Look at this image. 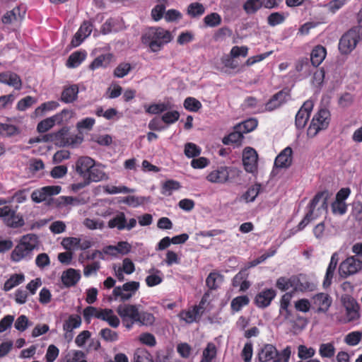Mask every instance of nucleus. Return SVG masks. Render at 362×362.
Wrapping results in <instances>:
<instances>
[{
	"label": "nucleus",
	"instance_id": "nucleus-1",
	"mask_svg": "<svg viewBox=\"0 0 362 362\" xmlns=\"http://www.w3.org/2000/svg\"><path fill=\"white\" fill-rule=\"evenodd\" d=\"M116 310L122 319L123 325L128 330H130L134 325H150L154 321V316L151 313L139 312L136 305L121 304Z\"/></svg>",
	"mask_w": 362,
	"mask_h": 362
},
{
	"label": "nucleus",
	"instance_id": "nucleus-2",
	"mask_svg": "<svg viewBox=\"0 0 362 362\" xmlns=\"http://www.w3.org/2000/svg\"><path fill=\"white\" fill-rule=\"evenodd\" d=\"M327 194L325 192H318L310 204V211L298 225L297 230H302L309 223L316 219L323 212L327 211Z\"/></svg>",
	"mask_w": 362,
	"mask_h": 362
},
{
	"label": "nucleus",
	"instance_id": "nucleus-3",
	"mask_svg": "<svg viewBox=\"0 0 362 362\" xmlns=\"http://www.w3.org/2000/svg\"><path fill=\"white\" fill-rule=\"evenodd\" d=\"M37 244V236L35 234L23 235L19 243L12 251L11 258L12 261L18 262L23 258L31 257L33 250Z\"/></svg>",
	"mask_w": 362,
	"mask_h": 362
},
{
	"label": "nucleus",
	"instance_id": "nucleus-4",
	"mask_svg": "<svg viewBox=\"0 0 362 362\" xmlns=\"http://www.w3.org/2000/svg\"><path fill=\"white\" fill-rule=\"evenodd\" d=\"M362 39V27L355 26L344 34L339 42V49L342 54L351 53Z\"/></svg>",
	"mask_w": 362,
	"mask_h": 362
},
{
	"label": "nucleus",
	"instance_id": "nucleus-5",
	"mask_svg": "<svg viewBox=\"0 0 362 362\" xmlns=\"http://www.w3.org/2000/svg\"><path fill=\"white\" fill-rule=\"evenodd\" d=\"M239 172L235 168L222 165L211 170L207 175L206 180L211 183L225 184L230 182Z\"/></svg>",
	"mask_w": 362,
	"mask_h": 362
},
{
	"label": "nucleus",
	"instance_id": "nucleus-6",
	"mask_svg": "<svg viewBox=\"0 0 362 362\" xmlns=\"http://www.w3.org/2000/svg\"><path fill=\"white\" fill-rule=\"evenodd\" d=\"M330 121V113L327 109L320 110L313 117L308 129L309 137L315 136L319 132L327 128Z\"/></svg>",
	"mask_w": 362,
	"mask_h": 362
},
{
	"label": "nucleus",
	"instance_id": "nucleus-7",
	"mask_svg": "<svg viewBox=\"0 0 362 362\" xmlns=\"http://www.w3.org/2000/svg\"><path fill=\"white\" fill-rule=\"evenodd\" d=\"M69 130L68 127H64L57 132L44 135L43 140L45 142H53L59 146L72 145L75 141L73 137L69 136Z\"/></svg>",
	"mask_w": 362,
	"mask_h": 362
},
{
	"label": "nucleus",
	"instance_id": "nucleus-8",
	"mask_svg": "<svg viewBox=\"0 0 362 362\" xmlns=\"http://www.w3.org/2000/svg\"><path fill=\"white\" fill-rule=\"evenodd\" d=\"M361 268L362 259L352 256L347 257L341 263L339 272L341 276L346 277L357 273Z\"/></svg>",
	"mask_w": 362,
	"mask_h": 362
},
{
	"label": "nucleus",
	"instance_id": "nucleus-9",
	"mask_svg": "<svg viewBox=\"0 0 362 362\" xmlns=\"http://www.w3.org/2000/svg\"><path fill=\"white\" fill-rule=\"evenodd\" d=\"M71 112L68 110H63L60 113L46 118L37 124V130L40 133H45L54 127L55 123L61 124L64 121V118L69 117Z\"/></svg>",
	"mask_w": 362,
	"mask_h": 362
},
{
	"label": "nucleus",
	"instance_id": "nucleus-10",
	"mask_svg": "<svg viewBox=\"0 0 362 362\" xmlns=\"http://www.w3.org/2000/svg\"><path fill=\"white\" fill-rule=\"evenodd\" d=\"M258 155L251 147H246L243 152V163L246 172L255 173L257 171Z\"/></svg>",
	"mask_w": 362,
	"mask_h": 362
},
{
	"label": "nucleus",
	"instance_id": "nucleus-11",
	"mask_svg": "<svg viewBox=\"0 0 362 362\" xmlns=\"http://www.w3.org/2000/svg\"><path fill=\"white\" fill-rule=\"evenodd\" d=\"M142 44L150 51L155 52L158 50V28L150 27L147 28L141 36Z\"/></svg>",
	"mask_w": 362,
	"mask_h": 362
},
{
	"label": "nucleus",
	"instance_id": "nucleus-12",
	"mask_svg": "<svg viewBox=\"0 0 362 362\" xmlns=\"http://www.w3.org/2000/svg\"><path fill=\"white\" fill-rule=\"evenodd\" d=\"M313 101H305L296 115V126L298 129H303L309 119L310 114L313 108Z\"/></svg>",
	"mask_w": 362,
	"mask_h": 362
},
{
	"label": "nucleus",
	"instance_id": "nucleus-13",
	"mask_svg": "<svg viewBox=\"0 0 362 362\" xmlns=\"http://www.w3.org/2000/svg\"><path fill=\"white\" fill-rule=\"evenodd\" d=\"M293 291H312L315 288V284L311 282L308 278L303 274L291 276Z\"/></svg>",
	"mask_w": 362,
	"mask_h": 362
},
{
	"label": "nucleus",
	"instance_id": "nucleus-14",
	"mask_svg": "<svg viewBox=\"0 0 362 362\" xmlns=\"http://www.w3.org/2000/svg\"><path fill=\"white\" fill-rule=\"evenodd\" d=\"M290 98V96L286 91H279L275 95H274L272 98L265 104L264 110L265 111H273L284 103H286Z\"/></svg>",
	"mask_w": 362,
	"mask_h": 362
},
{
	"label": "nucleus",
	"instance_id": "nucleus-15",
	"mask_svg": "<svg viewBox=\"0 0 362 362\" xmlns=\"http://www.w3.org/2000/svg\"><path fill=\"white\" fill-rule=\"evenodd\" d=\"M180 117V113L177 110H170L169 104L160 103V118L162 122L169 125L176 122Z\"/></svg>",
	"mask_w": 362,
	"mask_h": 362
},
{
	"label": "nucleus",
	"instance_id": "nucleus-16",
	"mask_svg": "<svg viewBox=\"0 0 362 362\" xmlns=\"http://www.w3.org/2000/svg\"><path fill=\"white\" fill-rule=\"evenodd\" d=\"M95 163L90 157H81L76 163V171L81 177H86Z\"/></svg>",
	"mask_w": 362,
	"mask_h": 362
},
{
	"label": "nucleus",
	"instance_id": "nucleus-17",
	"mask_svg": "<svg viewBox=\"0 0 362 362\" xmlns=\"http://www.w3.org/2000/svg\"><path fill=\"white\" fill-rule=\"evenodd\" d=\"M276 296V292L272 288H267L260 291L255 297V304L259 308L269 306Z\"/></svg>",
	"mask_w": 362,
	"mask_h": 362
},
{
	"label": "nucleus",
	"instance_id": "nucleus-18",
	"mask_svg": "<svg viewBox=\"0 0 362 362\" xmlns=\"http://www.w3.org/2000/svg\"><path fill=\"white\" fill-rule=\"evenodd\" d=\"M332 300L329 295L324 293L316 294L313 298V304L318 313L326 312L331 305Z\"/></svg>",
	"mask_w": 362,
	"mask_h": 362
},
{
	"label": "nucleus",
	"instance_id": "nucleus-19",
	"mask_svg": "<svg viewBox=\"0 0 362 362\" xmlns=\"http://www.w3.org/2000/svg\"><path fill=\"white\" fill-rule=\"evenodd\" d=\"M0 83L13 87L16 90H21L22 81L20 76L13 72L6 71L0 74Z\"/></svg>",
	"mask_w": 362,
	"mask_h": 362
},
{
	"label": "nucleus",
	"instance_id": "nucleus-20",
	"mask_svg": "<svg viewBox=\"0 0 362 362\" xmlns=\"http://www.w3.org/2000/svg\"><path fill=\"white\" fill-rule=\"evenodd\" d=\"M293 151L291 147L285 148L276 158L274 165L276 168H286L292 163Z\"/></svg>",
	"mask_w": 362,
	"mask_h": 362
},
{
	"label": "nucleus",
	"instance_id": "nucleus-21",
	"mask_svg": "<svg viewBox=\"0 0 362 362\" xmlns=\"http://www.w3.org/2000/svg\"><path fill=\"white\" fill-rule=\"evenodd\" d=\"M78 92L79 88L77 84L64 86L61 94L60 100L66 104L72 103L77 100Z\"/></svg>",
	"mask_w": 362,
	"mask_h": 362
},
{
	"label": "nucleus",
	"instance_id": "nucleus-22",
	"mask_svg": "<svg viewBox=\"0 0 362 362\" xmlns=\"http://www.w3.org/2000/svg\"><path fill=\"white\" fill-rule=\"evenodd\" d=\"M334 226L329 220H324L317 224L313 228V234L317 239H322L327 236L332 235V229Z\"/></svg>",
	"mask_w": 362,
	"mask_h": 362
},
{
	"label": "nucleus",
	"instance_id": "nucleus-23",
	"mask_svg": "<svg viewBox=\"0 0 362 362\" xmlns=\"http://www.w3.org/2000/svg\"><path fill=\"white\" fill-rule=\"evenodd\" d=\"M25 10L22 11L20 6H16L12 10L7 11L2 17L4 24H11L14 22L21 21L25 16Z\"/></svg>",
	"mask_w": 362,
	"mask_h": 362
},
{
	"label": "nucleus",
	"instance_id": "nucleus-24",
	"mask_svg": "<svg viewBox=\"0 0 362 362\" xmlns=\"http://www.w3.org/2000/svg\"><path fill=\"white\" fill-rule=\"evenodd\" d=\"M81 279L79 271L70 268L64 272L62 275V281L66 287L75 286Z\"/></svg>",
	"mask_w": 362,
	"mask_h": 362
},
{
	"label": "nucleus",
	"instance_id": "nucleus-25",
	"mask_svg": "<svg viewBox=\"0 0 362 362\" xmlns=\"http://www.w3.org/2000/svg\"><path fill=\"white\" fill-rule=\"evenodd\" d=\"M327 55L326 48L322 45H317L312 49L310 61L312 64L317 67L325 60Z\"/></svg>",
	"mask_w": 362,
	"mask_h": 362
},
{
	"label": "nucleus",
	"instance_id": "nucleus-26",
	"mask_svg": "<svg viewBox=\"0 0 362 362\" xmlns=\"http://www.w3.org/2000/svg\"><path fill=\"white\" fill-rule=\"evenodd\" d=\"M338 254L337 252L332 255L330 262L327 269L325 280L323 281V286L327 288L332 284V280L334 276V272L338 263Z\"/></svg>",
	"mask_w": 362,
	"mask_h": 362
},
{
	"label": "nucleus",
	"instance_id": "nucleus-27",
	"mask_svg": "<svg viewBox=\"0 0 362 362\" xmlns=\"http://www.w3.org/2000/svg\"><path fill=\"white\" fill-rule=\"evenodd\" d=\"M165 0H160V19L164 18L167 22H175L182 18L181 13L175 9L165 11V6L161 3Z\"/></svg>",
	"mask_w": 362,
	"mask_h": 362
},
{
	"label": "nucleus",
	"instance_id": "nucleus-28",
	"mask_svg": "<svg viewBox=\"0 0 362 362\" xmlns=\"http://www.w3.org/2000/svg\"><path fill=\"white\" fill-rule=\"evenodd\" d=\"M112 54L110 53L100 54L89 65V69L95 70L100 67H107L112 59Z\"/></svg>",
	"mask_w": 362,
	"mask_h": 362
},
{
	"label": "nucleus",
	"instance_id": "nucleus-29",
	"mask_svg": "<svg viewBox=\"0 0 362 362\" xmlns=\"http://www.w3.org/2000/svg\"><path fill=\"white\" fill-rule=\"evenodd\" d=\"M104 309L95 308L91 305L87 306L83 310V317L87 324L90 323L93 317L100 320L103 317Z\"/></svg>",
	"mask_w": 362,
	"mask_h": 362
},
{
	"label": "nucleus",
	"instance_id": "nucleus-30",
	"mask_svg": "<svg viewBox=\"0 0 362 362\" xmlns=\"http://www.w3.org/2000/svg\"><path fill=\"white\" fill-rule=\"evenodd\" d=\"M346 318L349 322L356 321L360 317L358 305L354 300H350L346 305Z\"/></svg>",
	"mask_w": 362,
	"mask_h": 362
},
{
	"label": "nucleus",
	"instance_id": "nucleus-31",
	"mask_svg": "<svg viewBox=\"0 0 362 362\" xmlns=\"http://www.w3.org/2000/svg\"><path fill=\"white\" fill-rule=\"evenodd\" d=\"M276 356V349L272 344H267L259 353V359L261 362H267L274 359Z\"/></svg>",
	"mask_w": 362,
	"mask_h": 362
},
{
	"label": "nucleus",
	"instance_id": "nucleus-32",
	"mask_svg": "<svg viewBox=\"0 0 362 362\" xmlns=\"http://www.w3.org/2000/svg\"><path fill=\"white\" fill-rule=\"evenodd\" d=\"M86 180L90 183L92 182H100L103 180H107V176L105 173L102 170L100 166L93 165L92 167L91 170H90L88 175L86 177Z\"/></svg>",
	"mask_w": 362,
	"mask_h": 362
},
{
	"label": "nucleus",
	"instance_id": "nucleus-33",
	"mask_svg": "<svg viewBox=\"0 0 362 362\" xmlns=\"http://www.w3.org/2000/svg\"><path fill=\"white\" fill-rule=\"evenodd\" d=\"M81 325V318L78 315H71L68 319L66 320L63 324V329L66 333H71L72 331L78 328Z\"/></svg>",
	"mask_w": 362,
	"mask_h": 362
},
{
	"label": "nucleus",
	"instance_id": "nucleus-34",
	"mask_svg": "<svg viewBox=\"0 0 362 362\" xmlns=\"http://www.w3.org/2000/svg\"><path fill=\"white\" fill-rule=\"evenodd\" d=\"M86 57V54L85 52L76 51L70 54L66 65L69 68H76L85 60Z\"/></svg>",
	"mask_w": 362,
	"mask_h": 362
},
{
	"label": "nucleus",
	"instance_id": "nucleus-35",
	"mask_svg": "<svg viewBox=\"0 0 362 362\" xmlns=\"http://www.w3.org/2000/svg\"><path fill=\"white\" fill-rule=\"evenodd\" d=\"M217 355V349L216 345L209 342L203 350L202 356L200 362H213Z\"/></svg>",
	"mask_w": 362,
	"mask_h": 362
},
{
	"label": "nucleus",
	"instance_id": "nucleus-36",
	"mask_svg": "<svg viewBox=\"0 0 362 362\" xmlns=\"http://www.w3.org/2000/svg\"><path fill=\"white\" fill-rule=\"evenodd\" d=\"M102 316L100 320L107 322L110 327L113 328L119 327L120 324L119 319L114 314L112 309L104 308Z\"/></svg>",
	"mask_w": 362,
	"mask_h": 362
},
{
	"label": "nucleus",
	"instance_id": "nucleus-37",
	"mask_svg": "<svg viewBox=\"0 0 362 362\" xmlns=\"http://www.w3.org/2000/svg\"><path fill=\"white\" fill-rule=\"evenodd\" d=\"M102 316L100 320L107 322L110 327L113 328L119 327L120 324L119 319L114 314L112 309L104 308Z\"/></svg>",
	"mask_w": 362,
	"mask_h": 362
},
{
	"label": "nucleus",
	"instance_id": "nucleus-38",
	"mask_svg": "<svg viewBox=\"0 0 362 362\" xmlns=\"http://www.w3.org/2000/svg\"><path fill=\"white\" fill-rule=\"evenodd\" d=\"M25 276L23 274H15L6 281L4 285V290L8 291L13 288L21 284L24 281Z\"/></svg>",
	"mask_w": 362,
	"mask_h": 362
},
{
	"label": "nucleus",
	"instance_id": "nucleus-39",
	"mask_svg": "<svg viewBox=\"0 0 362 362\" xmlns=\"http://www.w3.org/2000/svg\"><path fill=\"white\" fill-rule=\"evenodd\" d=\"M260 192V186L258 185L250 187L240 197V201L246 203L252 202L255 200Z\"/></svg>",
	"mask_w": 362,
	"mask_h": 362
},
{
	"label": "nucleus",
	"instance_id": "nucleus-40",
	"mask_svg": "<svg viewBox=\"0 0 362 362\" xmlns=\"http://www.w3.org/2000/svg\"><path fill=\"white\" fill-rule=\"evenodd\" d=\"M108 227L110 228H117L118 230H122L125 229L126 227V218L123 212H120L113 218L108 221Z\"/></svg>",
	"mask_w": 362,
	"mask_h": 362
},
{
	"label": "nucleus",
	"instance_id": "nucleus-41",
	"mask_svg": "<svg viewBox=\"0 0 362 362\" xmlns=\"http://www.w3.org/2000/svg\"><path fill=\"white\" fill-rule=\"evenodd\" d=\"M243 133L241 130L237 129V125L234 128V132L223 139V144L228 145L232 144H240L243 138Z\"/></svg>",
	"mask_w": 362,
	"mask_h": 362
},
{
	"label": "nucleus",
	"instance_id": "nucleus-42",
	"mask_svg": "<svg viewBox=\"0 0 362 362\" xmlns=\"http://www.w3.org/2000/svg\"><path fill=\"white\" fill-rule=\"evenodd\" d=\"M5 223L11 228H16L24 226L25 221L23 216L16 214L14 211L8 218L5 219Z\"/></svg>",
	"mask_w": 362,
	"mask_h": 362
},
{
	"label": "nucleus",
	"instance_id": "nucleus-43",
	"mask_svg": "<svg viewBox=\"0 0 362 362\" xmlns=\"http://www.w3.org/2000/svg\"><path fill=\"white\" fill-rule=\"evenodd\" d=\"M257 124L256 119L250 118L237 124V129L241 130L243 134H247L253 131L257 127Z\"/></svg>",
	"mask_w": 362,
	"mask_h": 362
},
{
	"label": "nucleus",
	"instance_id": "nucleus-44",
	"mask_svg": "<svg viewBox=\"0 0 362 362\" xmlns=\"http://www.w3.org/2000/svg\"><path fill=\"white\" fill-rule=\"evenodd\" d=\"M262 6H264V3L260 0H247L243 5V8L247 14H252L261 8Z\"/></svg>",
	"mask_w": 362,
	"mask_h": 362
},
{
	"label": "nucleus",
	"instance_id": "nucleus-45",
	"mask_svg": "<svg viewBox=\"0 0 362 362\" xmlns=\"http://www.w3.org/2000/svg\"><path fill=\"white\" fill-rule=\"evenodd\" d=\"M180 187L181 185L179 182L169 180L163 185L162 193L169 196L172 194L173 192L178 190Z\"/></svg>",
	"mask_w": 362,
	"mask_h": 362
},
{
	"label": "nucleus",
	"instance_id": "nucleus-46",
	"mask_svg": "<svg viewBox=\"0 0 362 362\" xmlns=\"http://www.w3.org/2000/svg\"><path fill=\"white\" fill-rule=\"evenodd\" d=\"M223 281V276L218 273H210L206 283L210 289H216Z\"/></svg>",
	"mask_w": 362,
	"mask_h": 362
},
{
	"label": "nucleus",
	"instance_id": "nucleus-47",
	"mask_svg": "<svg viewBox=\"0 0 362 362\" xmlns=\"http://www.w3.org/2000/svg\"><path fill=\"white\" fill-rule=\"evenodd\" d=\"M250 302L247 296H240L233 298L231 301V309L235 312L240 311L243 307L247 305Z\"/></svg>",
	"mask_w": 362,
	"mask_h": 362
},
{
	"label": "nucleus",
	"instance_id": "nucleus-48",
	"mask_svg": "<svg viewBox=\"0 0 362 362\" xmlns=\"http://www.w3.org/2000/svg\"><path fill=\"white\" fill-rule=\"evenodd\" d=\"M201 152V148L194 143L189 142L185 145L184 153L189 158L199 156Z\"/></svg>",
	"mask_w": 362,
	"mask_h": 362
},
{
	"label": "nucleus",
	"instance_id": "nucleus-49",
	"mask_svg": "<svg viewBox=\"0 0 362 362\" xmlns=\"http://www.w3.org/2000/svg\"><path fill=\"white\" fill-rule=\"evenodd\" d=\"M18 129L16 126L10 124L0 123V135L2 136L10 137L18 134Z\"/></svg>",
	"mask_w": 362,
	"mask_h": 362
},
{
	"label": "nucleus",
	"instance_id": "nucleus-50",
	"mask_svg": "<svg viewBox=\"0 0 362 362\" xmlns=\"http://www.w3.org/2000/svg\"><path fill=\"white\" fill-rule=\"evenodd\" d=\"M99 335L104 341L107 342H114L119 339L118 333L110 328L102 329L99 332Z\"/></svg>",
	"mask_w": 362,
	"mask_h": 362
},
{
	"label": "nucleus",
	"instance_id": "nucleus-51",
	"mask_svg": "<svg viewBox=\"0 0 362 362\" xmlns=\"http://www.w3.org/2000/svg\"><path fill=\"white\" fill-rule=\"evenodd\" d=\"M319 354L322 358H332L335 354V348L333 344L326 343L320 344Z\"/></svg>",
	"mask_w": 362,
	"mask_h": 362
},
{
	"label": "nucleus",
	"instance_id": "nucleus-52",
	"mask_svg": "<svg viewBox=\"0 0 362 362\" xmlns=\"http://www.w3.org/2000/svg\"><path fill=\"white\" fill-rule=\"evenodd\" d=\"M134 362H153L151 354L144 349H137L134 354Z\"/></svg>",
	"mask_w": 362,
	"mask_h": 362
},
{
	"label": "nucleus",
	"instance_id": "nucleus-53",
	"mask_svg": "<svg viewBox=\"0 0 362 362\" xmlns=\"http://www.w3.org/2000/svg\"><path fill=\"white\" fill-rule=\"evenodd\" d=\"M315 354V349L313 347H307L305 345H300L298 347V356L301 360L311 358Z\"/></svg>",
	"mask_w": 362,
	"mask_h": 362
},
{
	"label": "nucleus",
	"instance_id": "nucleus-54",
	"mask_svg": "<svg viewBox=\"0 0 362 362\" xmlns=\"http://www.w3.org/2000/svg\"><path fill=\"white\" fill-rule=\"evenodd\" d=\"M180 318L187 323H192L195 322L200 316L198 315L194 308L183 311L180 315Z\"/></svg>",
	"mask_w": 362,
	"mask_h": 362
},
{
	"label": "nucleus",
	"instance_id": "nucleus-55",
	"mask_svg": "<svg viewBox=\"0 0 362 362\" xmlns=\"http://www.w3.org/2000/svg\"><path fill=\"white\" fill-rule=\"evenodd\" d=\"M184 107L190 112H197L202 107V103L194 98L188 97L184 101Z\"/></svg>",
	"mask_w": 362,
	"mask_h": 362
},
{
	"label": "nucleus",
	"instance_id": "nucleus-56",
	"mask_svg": "<svg viewBox=\"0 0 362 362\" xmlns=\"http://www.w3.org/2000/svg\"><path fill=\"white\" fill-rule=\"evenodd\" d=\"M360 331H353L346 334L344 337V342L351 346H356L361 341Z\"/></svg>",
	"mask_w": 362,
	"mask_h": 362
},
{
	"label": "nucleus",
	"instance_id": "nucleus-57",
	"mask_svg": "<svg viewBox=\"0 0 362 362\" xmlns=\"http://www.w3.org/2000/svg\"><path fill=\"white\" fill-rule=\"evenodd\" d=\"M286 16L279 12L271 13L267 18V23L270 26H276L284 22Z\"/></svg>",
	"mask_w": 362,
	"mask_h": 362
},
{
	"label": "nucleus",
	"instance_id": "nucleus-58",
	"mask_svg": "<svg viewBox=\"0 0 362 362\" xmlns=\"http://www.w3.org/2000/svg\"><path fill=\"white\" fill-rule=\"evenodd\" d=\"M37 102L36 99L30 95H28L20 100L16 105V109L19 111H25Z\"/></svg>",
	"mask_w": 362,
	"mask_h": 362
},
{
	"label": "nucleus",
	"instance_id": "nucleus-59",
	"mask_svg": "<svg viewBox=\"0 0 362 362\" xmlns=\"http://www.w3.org/2000/svg\"><path fill=\"white\" fill-rule=\"evenodd\" d=\"M132 69L129 63H120L114 70V76L117 78H123L127 76Z\"/></svg>",
	"mask_w": 362,
	"mask_h": 362
},
{
	"label": "nucleus",
	"instance_id": "nucleus-60",
	"mask_svg": "<svg viewBox=\"0 0 362 362\" xmlns=\"http://www.w3.org/2000/svg\"><path fill=\"white\" fill-rule=\"evenodd\" d=\"M204 21L209 27H216L221 24V18L217 13H211L204 17Z\"/></svg>",
	"mask_w": 362,
	"mask_h": 362
},
{
	"label": "nucleus",
	"instance_id": "nucleus-61",
	"mask_svg": "<svg viewBox=\"0 0 362 362\" xmlns=\"http://www.w3.org/2000/svg\"><path fill=\"white\" fill-rule=\"evenodd\" d=\"M181 257L177 252L168 250L165 254L164 262L168 266L178 264L180 263Z\"/></svg>",
	"mask_w": 362,
	"mask_h": 362
},
{
	"label": "nucleus",
	"instance_id": "nucleus-62",
	"mask_svg": "<svg viewBox=\"0 0 362 362\" xmlns=\"http://www.w3.org/2000/svg\"><path fill=\"white\" fill-rule=\"evenodd\" d=\"M80 244V238L75 237L65 238L62 241V245L64 249L71 250L72 249H78Z\"/></svg>",
	"mask_w": 362,
	"mask_h": 362
},
{
	"label": "nucleus",
	"instance_id": "nucleus-63",
	"mask_svg": "<svg viewBox=\"0 0 362 362\" xmlns=\"http://www.w3.org/2000/svg\"><path fill=\"white\" fill-rule=\"evenodd\" d=\"M187 12L192 17L199 16L204 13V7L202 4L192 3L188 6Z\"/></svg>",
	"mask_w": 362,
	"mask_h": 362
},
{
	"label": "nucleus",
	"instance_id": "nucleus-64",
	"mask_svg": "<svg viewBox=\"0 0 362 362\" xmlns=\"http://www.w3.org/2000/svg\"><path fill=\"white\" fill-rule=\"evenodd\" d=\"M291 354L290 346H286L282 351L278 352L274 359V362H288Z\"/></svg>",
	"mask_w": 362,
	"mask_h": 362
}]
</instances>
